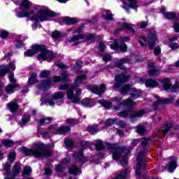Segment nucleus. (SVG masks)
I'll return each instance as SVG.
<instances>
[{
  "label": "nucleus",
  "mask_w": 179,
  "mask_h": 179,
  "mask_svg": "<svg viewBox=\"0 0 179 179\" xmlns=\"http://www.w3.org/2000/svg\"><path fill=\"white\" fill-rule=\"evenodd\" d=\"M89 90L92 93H95V94H102V93H104L106 90V85H104V84H101L100 87L97 86H92L90 87Z\"/></svg>",
  "instance_id": "obj_21"
},
{
  "label": "nucleus",
  "mask_w": 179,
  "mask_h": 179,
  "mask_svg": "<svg viewBox=\"0 0 179 179\" xmlns=\"http://www.w3.org/2000/svg\"><path fill=\"white\" fill-rule=\"evenodd\" d=\"M136 131H137V134H145L146 129H144V127H142V126H138L137 127V130Z\"/></svg>",
  "instance_id": "obj_53"
},
{
  "label": "nucleus",
  "mask_w": 179,
  "mask_h": 179,
  "mask_svg": "<svg viewBox=\"0 0 179 179\" xmlns=\"http://www.w3.org/2000/svg\"><path fill=\"white\" fill-rule=\"evenodd\" d=\"M146 114V111L141 110L134 112L130 115V119L134 120V118H136L137 117H143Z\"/></svg>",
  "instance_id": "obj_29"
},
{
  "label": "nucleus",
  "mask_w": 179,
  "mask_h": 179,
  "mask_svg": "<svg viewBox=\"0 0 179 179\" xmlns=\"http://www.w3.org/2000/svg\"><path fill=\"white\" fill-rule=\"evenodd\" d=\"M64 143L66 146V148H72L75 145V143L72 140H66L64 141Z\"/></svg>",
  "instance_id": "obj_51"
},
{
  "label": "nucleus",
  "mask_w": 179,
  "mask_h": 179,
  "mask_svg": "<svg viewBox=\"0 0 179 179\" xmlns=\"http://www.w3.org/2000/svg\"><path fill=\"white\" fill-rule=\"evenodd\" d=\"M107 47H106V45L103 42L99 43V50L100 51H104Z\"/></svg>",
  "instance_id": "obj_63"
},
{
  "label": "nucleus",
  "mask_w": 179,
  "mask_h": 179,
  "mask_svg": "<svg viewBox=\"0 0 179 179\" xmlns=\"http://www.w3.org/2000/svg\"><path fill=\"white\" fill-rule=\"evenodd\" d=\"M34 6L31 4V2L29 0H22L20 6V10L18 9L15 11V15L17 17L23 18L27 17L31 15H33L34 12Z\"/></svg>",
  "instance_id": "obj_7"
},
{
  "label": "nucleus",
  "mask_w": 179,
  "mask_h": 179,
  "mask_svg": "<svg viewBox=\"0 0 179 179\" xmlns=\"http://www.w3.org/2000/svg\"><path fill=\"white\" fill-rule=\"evenodd\" d=\"M157 41V34L156 31L152 30L148 34V48L150 50H153Z\"/></svg>",
  "instance_id": "obj_18"
},
{
  "label": "nucleus",
  "mask_w": 179,
  "mask_h": 179,
  "mask_svg": "<svg viewBox=\"0 0 179 179\" xmlns=\"http://www.w3.org/2000/svg\"><path fill=\"white\" fill-rule=\"evenodd\" d=\"M102 16L106 19V20H113V14L109 10H103L102 12Z\"/></svg>",
  "instance_id": "obj_31"
},
{
  "label": "nucleus",
  "mask_w": 179,
  "mask_h": 179,
  "mask_svg": "<svg viewBox=\"0 0 179 179\" xmlns=\"http://www.w3.org/2000/svg\"><path fill=\"white\" fill-rule=\"evenodd\" d=\"M124 41H129V37L121 38L115 43L110 45L111 50H119L120 52H127L128 47L123 43Z\"/></svg>",
  "instance_id": "obj_12"
},
{
  "label": "nucleus",
  "mask_w": 179,
  "mask_h": 179,
  "mask_svg": "<svg viewBox=\"0 0 179 179\" xmlns=\"http://www.w3.org/2000/svg\"><path fill=\"white\" fill-rule=\"evenodd\" d=\"M173 29L176 33H179V24L178 22H175L173 24Z\"/></svg>",
  "instance_id": "obj_64"
},
{
  "label": "nucleus",
  "mask_w": 179,
  "mask_h": 179,
  "mask_svg": "<svg viewBox=\"0 0 179 179\" xmlns=\"http://www.w3.org/2000/svg\"><path fill=\"white\" fill-rule=\"evenodd\" d=\"M103 60L105 62L111 61V56L110 55H105L103 56Z\"/></svg>",
  "instance_id": "obj_62"
},
{
  "label": "nucleus",
  "mask_w": 179,
  "mask_h": 179,
  "mask_svg": "<svg viewBox=\"0 0 179 179\" xmlns=\"http://www.w3.org/2000/svg\"><path fill=\"white\" fill-rule=\"evenodd\" d=\"M52 37H53V38H57V40H61V38L64 37V34L58 31H55L52 34Z\"/></svg>",
  "instance_id": "obj_38"
},
{
  "label": "nucleus",
  "mask_w": 179,
  "mask_h": 179,
  "mask_svg": "<svg viewBox=\"0 0 179 179\" xmlns=\"http://www.w3.org/2000/svg\"><path fill=\"white\" fill-rule=\"evenodd\" d=\"M122 29H124L125 30H129V31H131V33H134V31H135L134 28L131 27V25L129 24H127L124 22L122 24V28L115 30V34H118V32L121 31Z\"/></svg>",
  "instance_id": "obj_27"
},
{
  "label": "nucleus",
  "mask_w": 179,
  "mask_h": 179,
  "mask_svg": "<svg viewBox=\"0 0 179 179\" xmlns=\"http://www.w3.org/2000/svg\"><path fill=\"white\" fill-rule=\"evenodd\" d=\"M110 100L111 101L116 103V104H120V106H130V107H132V106H135L136 104V103L132 101L131 98H129L127 100H124L122 102H121L122 98L120 96L112 97Z\"/></svg>",
  "instance_id": "obj_15"
},
{
  "label": "nucleus",
  "mask_w": 179,
  "mask_h": 179,
  "mask_svg": "<svg viewBox=\"0 0 179 179\" xmlns=\"http://www.w3.org/2000/svg\"><path fill=\"white\" fill-rule=\"evenodd\" d=\"M155 99L156 103L153 104V108L155 110H157L159 104H171V103H174V101L176 100V97L173 96H171L169 99H160L159 96L155 95Z\"/></svg>",
  "instance_id": "obj_13"
},
{
  "label": "nucleus",
  "mask_w": 179,
  "mask_h": 179,
  "mask_svg": "<svg viewBox=\"0 0 179 179\" xmlns=\"http://www.w3.org/2000/svg\"><path fill=\"white\" fill-rule=\"evenodd\" d=\"M36 78H37V73H31V76L28 80V84L34 85V83H37Z\"/></svg>",
  "instance_id": "obj_35"
},
{
  "label": "nucleus",
  "mask_w": 179,
  "mask_h": 179,
  "mask_svg": "<svg viewBox=\"0 0 179 179\" xmlns=\"http://www.w3.org/2000/svg\"><path fill=\"white\" fill-rule=\"evenodd\" d=\"M130 76L125 74H121L116 76L115 80L116 83L114 85V89H120L121 87V83H125L127 80H129Z\"/></svg>",
  "instance_id": "obj_17"
},
{
  "label": "nucleus",
  "mask_w": 179,
  "mask_h": 179,
  "mask_svg": "<svg viewBox=\"0 0 179 179\" xmlns=\"http://www.w3.org/2000/svg\"><path fill=\"white\" fill-rule=\"evenodd\" d=\"M29 122H30V115H24L22 117V124H21V127H23L24 124H27Z\"/></svg>",
  "instance_id": "obj_47"
},
{
  "label": "nucleus",
  "mask_w": 179,
  "mask_h": 179,
  "mask_svg": "<svg viewBox=\"0 0 179 179\" xmlns=\"http://www.w3.org/2000/svg\"><path fill=\"white\" fill-rule=\"evenodd\" d=\"M92 99H89V98H86L85 99H83V101H81V104L83 106H88V107H90V106H89V104H92Z\"/></svg>",
  "instance_id": "obj_49"
},
{
  "label": "nucleus",
  "mask_w": 179,
  "mask_h": 179,
  "mask_svg": "<svg viewBox=\"0 0 179 179\" xmlns=\"http://www.w3.org/2000/svg\"><path fill=\"white\" fill-rule=\"evenodd\" d=\"M95 148L96 150H103L104 145H103V142L100 140H97L95 144Z\"/></svg>",
  "instance_id": "obj_42"
},
{
  "label": "nucleus",
  "mask_w": 179,
  "mask_h": 179,
  "mask_svg": "<svg viewBox=\"0 0 179 179\" xmlns=\"http://www.w3.org/2000/svg\"><path fill=\"white\" fill-rule=\"evenodd\" d=\"M37 52H41L38 55V59H39V61H48V62H51L55 57L54 52L47 50L45 45H34L32 50H28L25 52L24 55H26V57H33V55L37 54Z\"/></svg>",
  "instance_id": "obj_3"
},
{
  "label": "nucleus",
  "mask_w": 179,
  "mask_h": 179,
  "mask_svg": "<svg viewBox=\"0 0 179 179\" xmlns=\"http://www.w3.org/2000/svg\"><path fill=\"white\" fill-rule=\"evenodd\" d=\"M19 87H20V85L17 83L9 84L7 86H6L5 92L6 94H12L15 93V92L16 91V89Z\"/></svg>",
  "instance_id": "obj_23"
},
{
  "label": "nucleus",
  "mask_w": 179,
  "mask_h": 179,
  "mask_svg": "<svg viewBox=\"0 0 179 179\" xmlns=\"http://www.w3.org/2000/svg\"><path fill=\"white\" fill-rule=\"evenodd\" d=\"M143 41L144 43L146 42V38L143 36H140L138 38V43L141 45V47H143L145 45V44H143Z\"/></svg>",
  "instance_id": "obj_54"
},
{
  "label": "nucleus",
  "mask_w": 179,
  "mask_h": 179,
  "mask_svg": "<svg viewBox=\"0 0 179 179\" xmlns=\"http://www.w3.org/2000/svg\"><path fill=\"white\" fill-rule=\"evenodd\" d=\"M127 176H128V170L124 169L119 173L115 179H125L127 178Z\"/></svg>",
  "instance_id": "obj_40"
},
{
  "label": "nucleus",
  "mask_w": 179,
  "mask_h": 179,
  "mask_svg": "<svg viewBox=\"0 0 179 179\" xmlns=\"http://www.w3.org/2000/svg\"><path fill=\"white\" fill-rule=\"evenodd\" d=\"M78 120L72 119V118L66 120V124H78Z\"/></svg>",
  "instance_id": "obj_60"
},
{
  "label": "nucleus",
  "mask_w": 179,
  "mask_h": 179,
  "mask_svg": "<svg viewBox=\"0 0 179 179\" xmlns=\"http://www.w3.org/2000/svg\"><path fill=\"white\" fill-rule=\"evenodd\" d=\"M62 78L56 76L53 77L52 80H48L45 81H43L41 84V85L39 87V89L42 90H47L50 86H51V83L52 82H68V78H69V73L66 71H64L62 73Z\"/></svg>",
  "instance_id": "obj_8"
},
{
  "label": "nucleus",
  "mask_w": 179,
  "mask_h": 179,
  "mask_svg": "<svg viewBox=\"0 0 179 179\" xmlns=\"http://www.w3.org/2000/svg\"><path fill=\"white\" fill-rule=\"evenodd\" d=\"M107 149H110L112 152V157L114 160H120V164L122 167H125L128 164V158L127 156L129 155L131 152V148L122 147L120 148L117 145H112L107 143Z\"/></svg>",
  "instance_id": "obj_2"
},
{
  "label": "nucleus",
  "mask_w": 179,
  "mask_h": 179,
  "mask_svg": "<svg viewBox=\"0 0 179 179\" xmlns=\"http://www.w3.org/2000/svg\"><path fill=\"white\" fill-rule=\"evenodd\" d=\"M129 110H124L117 114L118 117H122V118H125L129 115Z\"/></svg>",
  "instance_id": "obj_48"
},
{
  "label": "nucleus",
  "mask_w": 179,
  "mask_h": 179,
  "mask_svg": "<svg viewBox=\"0 0 179 179\" xmlns=\"http://www.w3.org/2000/svg\"><path fill=\"white\" fill-rule=\"evenodd\" d=\"M70 161H71V159H69V157L64 158L62 161V163L57 166L56 167L57 171H59V172L62 171V170H64V169L65 168L64 164H66V163H69Z\"/></svg>",
  "instance_id": "obj_28"
},
{
  "label": "nucleus",
  "mask_w": 179,
  "mask_h": 179,
  "mask_svg": "<svg viewBox=\"0 0 179 179\" xmlns=\"http://www.w3.org/2000/svg\"><path fill=\"white\" fill-rule=\"evenodd\" d=\"M83 38H87V40H93L94 38V34H88L86 35H74L71 38L66 39L65 41V43L71 44V45H78L79 44V40H82Z\"/></svg>",
  "instance_id": "obj_10"
},
{
  "label": "nucleus",
  "mask_w": 179,
  "mask_h": 179,
  "mask_svg": "<svg viewBox=\"0 0 179 179\" xmlns=\"http://www.w3.org/2000/svg\"><path fill=\"white\" fill-rule=\"evenodd\" d=\"M160 73V70L159 69L153 68L148 71V75L150 76H157Z\"/></svg>",
  "instance_id": "obj_36"
},
{
  "label": "nucleus",
  "mask_w": 179,
  "mask_h": 179,
  "mask_svg": "<svg viewBox=\"0 0 179 179\" xmlns=\"http://www.w3.org/2000/svg\"><path fill=\"white\" fill-rule=\"evenodd\" d=\"M8 79L10 83H16V79H15V74H13V73L8 75Z\"/></svg>",
  "instance_id": "obj_52"
},
{
  "label": "nucleus",
  "mask_w": 179,
  "mask_h": 179,
  "mask_svg": "<svg viewBox=\"0 0 179 179\" xmlns=\"http://www.w3.org/2000/svg\"><path fill=\"white\" fill-rule=\"evenodd\" d=\"M87 131H89V132H90L91 134H96V132H98V131H101V129H99V126L94 125L88 127Z\"/></svg>",
  "instance_id": "obj_39"
},
{
  "label": "nucleus",
  "mask_w": 179,
  "mask_h": 179,
  "mask_svg": "<svg viewBox=\"0 0 179 179\" xmlns=\"http://www.w3.org/2000/svg\"><path fill=\"white\" fill-rule=\"evenodd\" d=\"M55 16H57V13H54L53 11L47 10L45 8L39 9L38 14L34 15L31 18L32 22H35L32 24L33 30H36V29H37V22H44L45 20H48V17H54Z\"/></svg>",
  "instance_id": "obj_6"
},
{
  "label": "nucleus",
  "mask_w": 179,
  "mask_h": 179,
  "mask_svg": "<svg viewBox=\"0 0 179 179\" xmlns=\"http://www.w3.org/2000/svg\"><path fill=\"white\" fill-rule=\"evenodd\" d=\"M120 93L122 94H127V93H129L131 101L132 100H135V99H139L142 96V91L141 90H136V88H133L129 85H124L120 89Z\"/></svg>",
  "instance_id": "obj_9"
},
{
  "label": "nucleus",
  "mask_w": 179,
  "mask_h": 179,
  "mask_svg": "<svg viewBox=\"0 0 179 179\" xmlns=\"http://www.w3.org/2000/svg\"><path fill=\"white\" fill-rule=\"evenodd\" d=\"M7 107L11 113H16L17 110H19V105L17 104V101L15 100L8 103L7 104Z\"/></svg>",
  "instance_id": "obj_24"
},
{
  "label": "nucleus",
  "mask_w": 179,
  "mask_h": 179,
  "mask_svg": "<svg viewBox=\"0 0 179 179\" xmlns=\"http://www.w3.org/2000/svg\"><path fill=\"white\" fill-rule=\"evenodd\" d=\"M154 54L155 55H159V54H162V49L160 48V47L157 46L155 48Z\"/></svg>",
  "instance_id": "obj_56"
},
{
  "label": "nucleus",
  "mask_w": 179,
  "mask_h": 179,
  "mask_svg": "<svg viewBox=\"0 0 179 179\" xmlns=\"http://www.w3.org/2000/svg\"><path fill=\"white\" fill-rule=\"evenodd\" d=\"M128 62H129V58H128V57L122 58L116 63V66L119 68V69H127L124 64H128Z\"/></svg>",
  "instance_id": "obj_25"
},
{
  "label": "nucleus",
  "mask_w": 179,
  "mask_h": 179,
  "mask_svg": "<svg viewBox=\"0 0 179 179\" xmlns=\"http://www.w3.org/2000/svg\"><path fill=\"white\" fill-rule=\"evenodd\" d=\"M21 170H22V164L20 162H16L13 167L12 174L13 177H16V176H19V174H20Z\"/></svg>",
  "instance_id": "obj_26"
},
{
  "label": "nucleus",
  "mask_w": 179,
  "mask_h": 179,
  "mask_svg": "<svg viewBox=\"0 0 179 179\" xmlns=\"http://www.w3.org/2000/svg\"><path fill=\"white\" fill-rule=\"evenodd\" d=\"M86 74L80 75L75 80V85L71 86L69 84L62 85L59 86V90H67V98L69 100H71L73 103H78L80 101V98L79 96L82 94V90L77 89L76 91V95L73 92L75 89L78 87V85H80L83 80L86 79Z\"/></svg>",
  "instance_id": "obj_1"
},
{
  "label": "nucleus",
  "mask_w": 179,
  "mask_h": 179,
  "mask_svg": "<svg viewBox=\"0 0 179 179\" xmlns=\"http://www.w3.org/2000/svg\"><path fill=\"white\" fill-rule=\"evenodd\" d=\"M171 127H173V124L171 123H166L163 126V127L162 128V131L164 133V138L166 136V134H167L168 131H170V129H171Z\"/></svg>",
  "instance_id": "obj_33"
},
{
  "label": "nucleus",
  "mask_w": 179,
  "mask_h": 179,
  "mask_svg": "<svg viewBox=\"0 0 179 179\" xmlns=\"http://www.w3.org/2000/svg\"><path fill=\"white\" fill-rule=\"evenodd\" d=\"M9 36V34L6 31H0V37L1 38H6V36Z\"/></svg>",
  "instance_id": "obj_58"
},
{
  "label": "nucleus",
  "mask_w": 179,
  "mask_h": 179,
  "mask_svg": "<svg viewBox=\"0 0 179 179\" xmlns=\"http://www.w3.org/2000/svg\"><path fill=\"white\" fill-rule=\"evenodd\" d=\"M129 8H131V9H136L139 4L138 3V1L136 0H127Z\"/></svg>",
  "instance_id": "obj_32"
},
{
  "label": "nucleus",
  "mask_w": 179,
  "mask_h": 179,
  "mask_svg": "<svg viewBox=\"0 0 179 179\" xmlns=\"http://www.w3.org/2000/svg\"><path fill=\"white\" fill-rule=\"evenodd\" d=\"M21 150L25 156H34V157H48L51 156V150H47L44 143L40 141L36 142L31 149L22 148Z\"/></svg>",
  "instance_id": "obj_4"
},
{
  "label": "nucleus",
  "mask_w": 179,
  "mask_h": 179,
  "mask_svg": "<svg viewBox=\"0 0 179 179\" xmlns=\"http://www.w3.org/2000/svg\"><path fill=\"white\" fill-rule=\"evenodd\" d=\"M54 99H48L47 101H46V102L48 103V104L49 105V106H50V107H54V106H55V102L54 101Z\"/></svg>",
  "instance_id": "obj_61"
},
{
  "label": "nucleus",
  "mask_w": 179,
  "mask_h": 179,
  "mask_svg": "<svg viewBox=\"0 0 179 179\" xmlns=\"http://www.w3.org/2000/svg\"><path fill=\"white\" fill-rule=\"evenodd\" d=\"M64 96H65V93L57 92L52 95V99H53V100H61V99H64Z\"/></svg>",
  "instance_id": "obj_34"
},
{
  "label": "nucleus",
  "mask_w": 179,
  "mask_h": 179,
  "mask_svg": "<svg viewBox=\"0 0 179 179\" xmlns=\"http://www.w3.org/2000/svg\"><path fill=\"white\" fill-rule=\"evenodd\" d=\"M170 163L166 166V169L169 173H173L177 169V158L172 157L170 158Z\"/></svg>",
  "instance_id": "obj_22"
},
{
  "label": "nucleus",
  "mask_w": 179,
  "mask_h": 179,
  "mask_svg": "<svg viewBox=\"0 0 179 179\" xmlns=\"http://www.w3.org/2000/svg\"><path fill=\"white\" fill-rule=\"evenodd\" d=\"M50 76V71H43L41 73V78H48Z\"/></svg>",
  "instance_id": "obj_55"
},
{
  "label": "nucleus",
  "mask_w": 179,
  "mask_h": 179,
  "mask_svg": "<svg viewBox=\"0 0 179 179\" xmlns=\"http://www.w3.org/2000/svg\"><path fill=\"white\" fill-rule=\"evenodd\" d=\"M83 146L80 148V150L76 152L73 154V157L76 162H78V165H73L69 169L70 174H80V166L83 164V163H86L89 159L83 155V150L86 149L87 146L90 145L89 142H83Z\"/></svg>",
  "instance_id": "obj_5"
},
{
  "label": "nucleus",
  "mask_w": 179,
  "mask_h": 179,
  "mask_svg": "<svg viewBox=\"0 0 179 179\" xmlns=\"http://www.w3.org/2000/svg\"><path fill=\"white\" fill-rule=\"evenodd\" d=\"M164 16L166 19H176V13L173 12L164 13Z\"/></svg>",
  "instance_id": "obj_46"
},
{
  "label": "nucleus",
  "mask_w": 179,
  "mask_h": 179,
  "mask_svg": "<svg viewBox=\"0 0 179 179\" xmlns=\"http://www.w3.org/2000/svg\"><path fill=\"white\" fill-rule=\"evenodd\" d=\"M52 121V117H45L43 119H41L39 122L40 125H44L45 124H50Z\"/></svg>",
  "instance_id": "obj_44"
},
{
  "label": "nucleus",
  "mask_w": 179,
  "mask_h": 179,
  "mask_svg": "<svg viewBox=\"0 0 179 179\" xmlns=\"http://www.w3.org/2000/svg\"><path fill=\"white\" fill-rule=\"evenodd\" d=\"M117 124V119H108L106 122V127H110V125H116Z\"/></svg>",
  "instance_id": "obj_43"
},
{
  "label": "nucleus",
  "mask_w": 179,
  "mask_h": 179,
  "mask_svg": "<svg viewBox=\"0 0 179 179\" xmlns=\"http://www.w3.org/2000/svg\"><path fill=\"white\" fill-rule=\"evenodd\" d=\"M139 140V142H141L142 146H146V145H148V142H149V140H148L146 138H143Z\"/></svg>",
  "instance_id": "obj_57"
},
{
  "label": "nucleus",
  "mask_w": 179,
  "mask_h": 179,
  "mask_svg": "<svg viewBox=\"0 0 179 179\" xmlns=\"http://www.w3.org/2000/svg\"><path fill=\"white\" fill-rule=\"evenodd\" d=\"M98 103L99 104H101V106H103L104 107V108H107L108 110H110V108H111V107H113V103H111V102H110L108 101H106L104 99L98 101Z\"/></svg>",
  "instance_id": "obj_30"
},
{
  "label": "nucleus",
  "mask_w": 179,
  "mask_h": 179,
  "mask_svg": "<svg viewBox=\"0 0 179 179\" xmlns=\"http://www.w3.org/2000/svg\"><path fill=\"white\" fill-rule=\"evenodd\" d=\"M31 167L25 166L22 172V176H30L31 174Z\"/></svg>",
  "instance_id": "obj_45"
},
{
  "label": "nucleus",
  "mask_w": 179,
  "mask_h": 179,
  "mask_svg": "<svg viewBox=\"0 0 179 179\" xmlns=\"http://www.w3.org/2000/svg\"><path fill=\"white\" fill-rule=\"evenodd\" d=\"M139 83L141 85L145 83L146 87H157L159 86V83L153 79L145 80V78H141Z\"/></svg>",
  "instance_id": "obj_20"
},
{
  "label": "nucleus",
  "mask_w": 179,
  "mask_h": 179,
  "mask_svg": "<svg viewBox=\"0 0 179 179\" xmlns=\"http://www.w3.org/2000/svg\"><path fill=\"white\" fill-rule=\"evenodd\" d=\"M3 145L7 148H10L15 145V142H13L12 140L6 139L3 141Z\"/></svg>",
  "instance_id": "obj_41"
},
{
  "label": "nucleus",
  "mask_w": 179,
  "mask_h": 179,
  "mask_svg": "<svg viewBox=\"0 0 179 179\" xmlns=\"http://www.w3.org/2000/svg\"><path fill=\"white\" fill-rule=\"evenodd\" d=\"M160 83L164 90H170L171 92H176L178 89V83H176L171 87V83H170V78H164L160 81Z\"/></svg>",
  "instance_id": "obj_14"
},
{
  "label": "nucleus",
  "mask_w": 179,
  "mask_h": 179,
  "mask_svg": "<svg viewBox=\"0 0 179 179\" xmlns=\"http://www.w3.org/2000/svg\"><path fill=\"white\" fill-rule=\"evenodd\" d=\"M66 24H75V23H78V20L73 17H66L64 19Z\"/></svg>",
  "instance_id": "obj_37"
},
{
  "label": "nucleus",
  "mask_w": 179,
  "mask_h": 179,
  "mask_svg": "<svg viewBox=\"0 0 179 179\" xmlns=\"http://www.w3.org/2000/svg\"><path fill=\"white\" fill-rule=\"evenodd\" d=\"M145 152L141 151L137 156V164L136 166V176L141 179V169H145Z\"/></svg>",
  "instance_id": "obj_11"
},
{
  "label": "nucleus",
  "mask_w": 179,
  "mask_h": 179,
  "mask_svg": "<svg viewBox=\"0 0 179 179\" xmlns=\"http://www.w3.org/2000/svg\"><path fill=\"white\" fill-rule=\"evenodd\" d=\"M116 125H118L120 128H124V127L127 125V124L124 121L118 122V120H117Z\"/></svg>",
  "instance_id": "obj_59"
},
{
  "label": "nucleus",
  "mask_w": 179,
  "mask_h": 179,
  "mask_svg": "<svg viewBox=\"0 0 179 179\" xmlns=\"http://www.w3.org/2000/svg\"><path fill=\"white\" fill-rule=\"evenodd\" d=\"M10 69H13V71L16 69L14 62H10L8 66L5 65L0 66V76H4V75H6V73L9 72Z\"/></svg>",
  "instance_id": "obj_19"
},
{
  "label": "nucleus",
  "mask_w": 179,
  "mask_h": 179,
  "mask_svg": "<svg viewBox=\"0 0 179 179\" xmlns=\"http://www.w3.org/2000/svg\"><path fill=\"white\" fill-rule=\"evenodd\" d=\"M71 131V127L67 126H62L60 128H57V125H53L50 127V132L55 134L56 135H62V134H66Z\"/></svg>",
  "instance_id": "obj_16"
},
{
  "label": "nucleus",
  "mask_w": 179,
  "mask_h": 179,
  "mask_svg": "<svg viewBox=\"0 0 179 179\" xmlns=\"http://www.w3.org/2000/svg\"><path fill=\"white\" fill-rule=\"evenodd\" d=\"M15 157H16V152H11L8 154V159L10 162H13L15 160Z\"/></svg>",
  "instance_id": "obj_50"
}]
</instances>
